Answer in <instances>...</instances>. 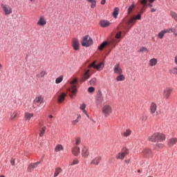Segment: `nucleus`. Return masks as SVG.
I'll return each mask as SVG.
<instances>
[{"mask_svg": "<svg viewBox=\"0 0 177 177\" xmlns=\"http://www.w3.org/2000/svg\"><path fill=\"white\" fill-rule=\"evenodd\" d=\"M82 46H85L86 48H88L93 44V40L89 35H86L83 37V39L81 41Z\"/></svg>", "mask_w": 177, "mask_h": 177, "instance_id": "6", "label": "nucleus"}, {"mask_svg": "<svg viewBox=\"0 0 177 177\" xmlns=\"http://www.w3.org/2000/svg\"><path fill=\"white\" fill-rule=\"evenodd\" d=\"M142 19V14H138L136 16L131 17L129 21L127 22V28H126L127 31H129L132 27H133L136 20Z\"/></svg>", "mask_w": 177, "mask_h": 177, "instance_id": "2", "label": "nucleus"}, {"mask_svg": "<svg viewBox=\"0 0 177 177\" xmlns=\"http://www.w3.org/2000/svg\"><path fill=\"white\" fill-rule=\"evenodd\" d=\"M111 24V23H110V21H109L108 20L100 21V26L103 28H106V27H109Z\"/></svg>", "mask_w": 177, "mask_h": 177, "instance_id": "25", "label": "nucleus"}, {"mask_svg": "<svg viewBox=\"0 0 177 177\" xmlns=\"http://www.w3.org/2000/svg\"><path fill=\"white\" fill-rule=\"evenodd\" d=\"M63 150H64V147H63V145H62V144L57 145L55 148V153H59V151H62Z\"/></svg>", "mask_w": 177, "mask_h": 177, "instance_id": "31", "label": "nucleus"}, {"mask_svg": "<svg viewBox=\"0 0 177 177\" xmlns=\"http://www.w3.org/2000/svg\"><path fill=\"white\" fill-rule=\"evenodd\" d=\"M91 67H93L95 70H97V71H101V70L104 68V63L100 62L96 65V61H94L88 66V68H91Z\"/></svg>", "mask_w": 177, "mask_h": 177, "instance_id": "7", "label": "nucleus"}, {"mask_svg": "<svg viewBox=\"0 0 177 177\" xmlns=\"http://www.w3.org/2000/svg\"><path fill=\"white\" fill-rule=\"evenodd\" d=\"M63 81V76H59L55 80V84H60Z\"/></svg>", "mask_w": 177, "mask_h": 177, "instance_id": "46", "label": "nucleus"}, {"mask_svg": "<svg viewBox=\"0 0 177 177\" xmlns=\"http://www.w3.org/2000/svg\"><path fill=\"white\" fill-rule=\"evenodd\" d=\"M1 6L6 16H9V15H12L13 13V10L9 5L1 3Z\"/></svg>", "mask_w": 177, "mask_h": 177, "instance_id": "8", "label": "nucleus"}, {"mask_svg": "<svg viewBox=\"0 0 177 177\" xmlns=\"http://www.w3.org/2000/svg\"><path fill=\"white\" fill-rule=\"evenodd\" d=\"M173 91L174 88L171 87H167L166 88H165L163 90L164 99H165L166 100H167V99H169V96H171V94L172 93Z\"/></svg>", "mask_w": 177, "mask_h": 177, "instance_id": "12", "label": "nucleus"}, {"mask_svg": "<svg viewBox=\"0 0 177 177\" xmlns=\"http://www.w3.org/2000/svg\"><path fill=\"white\" fill-rule=\"evenodd\" d=\"M80 110H82V111L85 110V109H86V104H82V105H80Z\"/></svg>", "mask_w": 177, "mask_h": 177, "instance_id": "51", "label": "nucleus"}, {"mask_svg": "<svg viewBox=\"0 0 177 177\" xmlns=\"http://www.w3.org/2000/svg\"><path fill=\"white\" fill-rule=\"evenodd\" d=\"M10 164H11V165L15 166V159H12V160H10Z\"/></svg>", "mask_w": 177, "mask_h": 177, "instance_id": "55", "label": "nucleus"}, {"mask_svg": "<svg viewBox=\"0 0 177 177\" xmlns=\"http://www.w3.org/2000/svg\"><path fill=\"white\" fill-rule=\"evenodd\" d=\"M170 74H174V75H177V68H173L169 71Z\"/></svg>", "mask_w": 177, "mask_h": 177, "instance_id": "44", "label": "nucleus"}, {"mask_svg": "<svg viewBox=\"0 0 177 177\" xmlns=\"http://www.w3.org/2000/svg\"><path fill=\"white\" fill-rule=\"evenodd\" d=\"M113 72L115 74H118V75L122 74V68H121L120 64H116L114 66Z\"/></svg>", "mask_w": 177, "mask_h": 177, "instance_id": "19", "label": "nucleus"}, {"mask_svg": "<svg viewBox=\"0 0 177 177\" xmlns=\"http://www.w3.org/2000/svg\"><path fill=\"white\" fill-rule=\"evenodd\" d=\"M129 151L127 149H123L120 152L116 155L117 160H124L128 156Z\"/></svg>", "mask_w": 177, "mask_h": 177, "instance_id": "10", "label": "nucleus"}, {"mask_svg": "<svg viewBox=\"0 0 177 177\" xmlns=\"http://www.w3.org/2000/svg\"><path fill=\"white\" fill-rule=\"evenodd\" d=\"M102 113L106 118L113 113V107L109 104H104L102 107Z\"/></svg>", "mask_w": 177, "mask_h": 177, "instance_id": "3", "label": "nucleus"}, {"mask_svg": "<svg viewBox=\"0 0 177 177\" xmlns=\"http://www.w3.org/2000/svg\"><path fill=\"white\" fill-rule=\"evenodd\" d=\"M120 12V8L118 7L114 8L113 16L115 19H117V17L118 16V13Z\"/></svg>", "mask_w": 177, "mask_h": 177, "instance_id": "37", "label": "nucleus"}, {"mask_svg": "<svg viewBox=\"0 0 177 177\" xmlns=\"http://www.w3.org/2000/svg\"><path fill=\"white\" fill-rule=\"evenodd\" d=\"M62 171H63V170L62 169L61 167H57V168H55V172H54V177H57V176H59V174H62Z\"/></svg>", "mask_w": 177, "mask_h": 177, "instance_id": "35", "label": "nucleus"}, {"mask_svg": "<svg viewBox=\"0 0 177 177\" xmlns=\"http://www.w3.org/2000/svg\"><path fill=\"white\" fill-rule=\"evenodd\" d=\"M96 81H97V79H96V77L92 78V79L89 81L88 84H89V85H91V86H95V85H96Z\"/></svg>", "mask_w": 177, "mask_h": 177, "instance_id": "42", "label": "nucleus"}, {"mask_svg": "<svg viewBox=\"0 0 177 177\" xmlns=\"http://www.w3.org/2000/svg\"><path fill=\"white\" fill-rule=\"evenodd\" d=\"M80 120H81V115L78 114L77 118L72 121V125H77L80 122Z\"/></svg>", "mask_w": 177, "mask_h": 177, "instance_id": "36", "label": "nucleus"}, {"mask_svg": "<svg viewBox=\"0 0 177 177\" xmlns=\"http://www.w3.org/2000/svg\"><path fill=\"white\" fill-rule=\"evenodd\" d=\"M149 111L151 115L154 117V115H156V113L157 112V104L156 102L151 103L149 106Z\"/></svg>", "mask_w": 177, "mask_h": 177, "instance_id": "15", "label": "nucleus"}, {"mask_svg": "<svg viewBox=\"0 0 177 177\" xmlns=\"http://www.w3.org/2000/svg\"><path fill=\"white\" fill-rule=\"evenodd\" d=\"M87 1L91 3V8L92 9H95V8L96 7V0H87Z\"/></svg>", "mask_w": 177, "mask_h": 177, "instance_id": "41", "label": "nucleus"}, {"mask_svg": "<svg viewBox=\"0 0 177 177\" xmlns=\"http://www.w3.org/2000/svg\"><path fill=\"white\" fill-rule=\"evenodd\" d=\"M82 112L84 113V114H85V115H88V112L86 111V110L84 109Z\"/></svg>", "mask_w": 177, "mask_h": 177, "instance_id": "57", "label": "nucleus"}, {"mask_svg": "<svg viewBox=\"0 0 177 177\" xmlns=\"http://www.w3.org/2000/svg\"><path fill=\"white\" fill-rule=\"evenodd\" d=\"M71 150H72V153H73V156H75V157H77V156H78L80 155V149L79 147L75 146V147H72Z\"/></svg>", "mask_w": 177, "mask_h": 177, "instance_id": "21", "label": "nucleus"}, {"mask_svg": "<svg viewBox=\"0 0 177 177\" xmlns=\"http://www.w3.org/2000/svg\"><path fill=\"white\" fill-rule=\"evenodd\" d=\"M165 34H167L165 32V30H161L160 32H158V37L160 38V39H162Z\"/></svg>", "mask_w": 177, "mask_h": 177, "instance_id": "39", "label": "nucleus"}, {"mask_svg": "<svg viewBox=\"0 0 177 177\" xmlns=\"http://www.w3.org/2000/svg\"><path fill=\"white\" fill-rule=\"evenodd\" d=\"M133 9H135V2H133L132 4L129 7L127 14L131 15V12H132Z\"/></svg>", "mask_w": 177, "mask_h": 177, "instance_id": "38", "label": "nucleus"}, {"mask_svg": "<svg viewBox=\"0 0 177 177\" xmlns=\"http://www.w3.org/2000/svg\"><path fill=\"white\" fill-rule=\"evenodd\" d=\"M138 52H146L147 53H148L149 49H147V48H146V47H141L139 49Z\"/></svg>", "mask_w": 177, "mask_h": 177, "instance_id": "47", "label": "nucleus"}, {"mask_svg": "<svg viewBox=\"0 0 177 177\" xmlns=\"http://www.w3.org/2000/svg\"><path fill=\"white\" fill-rule=\"evenodd\" d=\"M149 142H152V143H156V142H164L167 139V136L162 133H155L152 136L149 137Z\"/></svg>", "mask_w": 177, "mask_h": 177, "instance_id": "1", "label": "nucleus"}, {"mask_svg": "<svg viewBox=\"0 0 177 177\" xmlns=\"http://www.w3.org/2000/svg\"><path fill=\"white\" fill-rule=\"evenodd\" d=\"M80 40L76 37H73L71 41V46L73 47V50H80Z\"/></svg>", "mask_w": 177, "mask_h": 177, "instance_id": "11", "label": "nucleus"}, {"mask_svg": "<svg viewBox=\"0 0 177 177\" xmlns=\"http://www.w3.org/2000/svg\"><path fill=\"white\" fill-rule=\"evenodd\" d=\"M16 117H17V111H15V110L11 111L10 117V121H13V120H15Z\"/></svg>", "mask_w": 177, "mask_h": 177, "instance_id": "32", "label": "nucleus"}, {"mask_svg": "<svg viewBox=\"0 0 177 177\" xmlns=\"http://www.w3.org/2000/svg\"><path fill=\"white\" fill-rule=\"evenodd\" d=\"M39 164V162L29 164L27 168L28 172H32V171H34L35 168H37Z\"/></svg>", "mask_w": 177, "mask_h": 177, "instance_id": "17", "label": "nucleus"}, {"mask_svg": "<svg viewBox=\"0 0 177 177\" xmlns=\"http://www.w3.org/2000/svg\"><path fill=\"white\" fill-rule=\"evenodd\" d=\"M118 42H120V40H118L115 38H112V39L106 41L107 46H111L112 48H115V45H117V44H118Z\"/></svg>", "mask_w": 177, "mask_h": 177, "instance_id": "13", "label": "nucleus"}, {"mask_svg": "<svg viewBox=\"0 0 177 177\" xmlns=\"http://www.w3.org/2000/svg\"><path fill=\"white\" fill-rule=\"evenodd\" d=\"M82 156L83 158H88L89 156V149L86 147H83L82 149Z\"/></svg>", "mask_w": 177, "mask_h": 177, "instance_id": "18", "label": "nucleus"}, {"mask_svg": "<svg viewBox=\"0 0 177 177\" xmlns=\"http://www.w3.org/2000/svg\"><path fill=\"white\" fill-rule=\"evenodd\" d=\"M103 95H102V93H98L97 94L96 100H95V104L96 106H102V104L103 103Z\"/></svg>", "mask_w": 177, "mask_h": 177, "instance_id": "16", "label": "nucleus"}, {"mask_svg": "<svg viewBox=\"0 0 177 177\" xmlns=\"http://www.w3.org/2000/svg\"><path fill=\"white\" fill-rule=\"evenodd\" d=\"M140 3L141 5H143V6H146V5H147V0H142Z\"/></svg>", "mask_w": 177, "mask_h": 177, "instance_id": "52", "label": "nucleus"}, {"mask_svg": "<svg viewBox=\"0 0 177 177\" xmlns=\"http://www.w3.org/2000/svg\"><path fill=\"white\" fill-rule=\"evenodd\" d=\"M142 156L144 158H151L154 156L151 149L147 148L142 150Z\"/></svg>", "mask_w": 177, "mask_h": 177, "instance_id": "9", "label": "nucleus"}, {"mask_svg": "<svg viewBox=\"0 0 177 177\" xmlns=\"http://www.w3.org/2000/svg\"><path fill=\"white\" fill-rule=\"evenodd\" d=\"M75 142L76 146L80 145L81 144V138L77 137L76 138H75Z\"/></svg>", "mask_w": 177, "mask_h": 177, "instance_id": "45", "label": "nucleus"}, {"mask_svg": "<svg viewBox=\"0 0 177 177\" xmlns=\"http://www.w3.org/2000/svg\"><path fill=\"white\" fill-rule=\"evenodd\" d=\"M171 30H172V31H171V32H173V34L174 33V32H176V28H171Z\"/></svg>", "mask_w": 177, "mask_h": 177, "instance_id": "56", "label": "nucleus"}, {"mask_svg": "<svg viewBox=\"0 0 177 177\" xmlns=\"http://www.w3.org/2000/svg\"><path fill=\"white\" fill-rule=\"evenodd\" d=\"M88 92H89V93H93V92H95V88L94 87H89L88 88Z\"/></svg>", "mask_w": 177, "mask_h": 177, "instance_id": "50", "label": "nucleus"}, {"mask_svg": "<svg viewBox=\"0 0 177 177\" xmlns=\"http://www.w3.org/2000/svg\"><path fill=\"white\" fill-rule=\"evenodd\" d=\"M115 38L118 40L120 39V38H121V31H119L116 33Z\"/></svg>", "mask_w": 177, "mask_h": 177, "instance_id": "49", "label": "nucleus"}, {"mask_svg": "<svg viewBox=\"0 0 177 177\" xmlns=\"http://www.w3.org/2000/svg\"><path fill=\"white\" fill-rule=\"evenodd\" d=\"M131 133L132 131H131V129H127L122 133V136H123L124 138H128V136H131Z\"/></svg>", "mask_w": 177, "mask_h": 177, "instance_id": "28", "label": "nucleus"}, {"mask_svg": "<svg viewBox=\"0 0 177 177\" xmlns=\"http://www.w3.org/2000/svg\"><path fill=\"white\" fill-rule=\"evenodd\" d=\"M153 149L155 150H161V149H164V144H162V143H156L154 145Z\"/></svg>", "mask_w": 177, "mask_h": 177, "instance_id": "34", "label": "nucleus"}, {"mask_svg": "<svg viewBox=\"0 0 177 177\" xmlns=\"http://www.w3.org/2000/svg\"><path fill=\"white\" fill-rule=\"evenodd\" d=\"M165 31L167 33H169V32H172V28H167V29H165Z\"/></svg>", "mask_w": 177, "mask_h": 177, "instance_id": "53", "label": "nucleus"}, {"mask_svg": "<svg viewBox=\"0 0 177 177\" xmlns=\"http://www.w3.org/2000/svg\"><path fill=\"white\" fill-rule=\"evenodd\" d=\"M107 41H104L103 43H102L99 46H98V49L99 50H102V49H104V48H106V46H107Z\"/></svg>", "mask_w": 177, "mask_h": 177, "instance_id": "40", "label": "nucleus"}, {"mask_svg": "<svg viewBox=\"0 0 177 177\" xmlns=\"http://www.w3.org/2000/svg\"><path fill=\"white\" fill-rule=\"evenodd\" d=\"M37 25L40 27H45V26H46V19H45V17L44 15H41L39 17Z\"/></svg>", "mask_w": 177, "mask_h": 177, "instance_id": "14", "label": "nucleus"}, {"mask_svg": "<svg viewBox=\"0 0 177 177\" xmlns=\"http://www.w3.org/2000/svg\"><path fill=\"white\" fill-rule=\"evenodd\" d=\"M49 118H53V115H49Z\"/></svg>", "mask_w": 177, "mask_h": 177, "instance_id": "64", "label": "nucleus"}, {"mask_svg": "<svg viewBox=\"0 0 177 177\" xmlns=\"http://www.w3.org/2000/svg\"><path fill=\"white\" fill-rule=\"evenodd\" d=\"M157 59L156 58H152L149 60V65L150 66V67H154V66H157Z\"/></svg>", "mask_w": 177, "mask_h": 177, "instance_id": "29", "label": "nucleus"}, {"mask_svg": "<svg viewBox=\"0 0 177 177\" xmlns=\"http://www.w3.org/2000/svg\"><path fill=\"white\" fill-rule=\"evenodd\" d=\"M3 68V66H2V64L0 63V70H2Z\"/></svg>", "mask_w": 177, "mask_h": 177, "instance_id": "62", "label": "nucleus"}, {"mask_svg": "<svg viewBox=\"0 0 177 177\" xmlns=\"http://www.w3.org/2000/svg\"><path fill=\"white\" fill-rule=\"evenodd\" d=\"M154 1H156V0H149V3H153V2H154Z\"/></svg>", "mask_w": 177, "mask_h": 177, "instance_id": "60", "label": "nucleus"}, {"mask_svg": "<svg viewBox=\"0 0 177 177\" xmlns=\"http://www.w3.org/2000/svg\"><path fill=\"white\" fill-rule=\"evenodd\" d=\"M26 121H30L31 118L34 117V113H30L28 112L25 113L24 114Z\"/></svg>", "mask_w": 177, "mask_h": 177, "instance_id": "30", "label": "nucleus"}, {"mask_svg": "<svg viewBox=\"0 0 177 177\" xmlns=\"http://www.w3.org/2000/svg\"><path fill=\"white\" fill-rule=\"evenodd\" d=\"M44 96L42 95H38L37 96L35 100H33V105H32V109H35L36 107H39L41 104H44Z\"/></svg>", "mask_w": 177, "mask_h": 177, "instance_id": "5", "label": "nucleus"}, {"mask_svg": "<svg viewBox=\"0 0 177 177\" xmlns=\"http://www.w3.org/2000/svg\"><path fill=\"white\" fill-rule=\"evenodd\" d=\"M46 74H48L46 73V71L41 70L38 73H37L36 78H37V80H39L41 78H44L45 77V75H46Z\"/></svg>", "mask_w": 177, "mask_h": 177, "instance_id": "24", "label": "nucleus"}, {"mask_svg": "<svg viewBox=\"0 0 177 177\" xmlns=\"http://www.w3.org/2000/svg\"><path fill=\"white\" fill-rule=\"evenodd\" d=\"M116 81L118 82L125 81V76L122 75V73L118 75V76L115 78Z\"/></svg>", "mask_w": 177, "mask_h": 177, "instance_id": "33", "label": "nucleus"}, {"mask_svg": "<svg viewBox=\"0 0 177 177\" xmlns=\"http://www.w3.org/2000/svg\"><path fill=\"white\" fill-rule=\"evenodd\" d=\"M157 10L156 9H155V8H151V12H156Z\"/></svg>", "mask_w": 177, "mask_h": 177, "instance_id": "59", "label": "nucleus"}, {"mask_svg": "<svg viewBox=\"0 0 177 177\" xmlns=\"http://www.w3.org/2000/svg\"><path fill=\"white\" fill-rule=\"evenodd\" d=\"M149 8H153V5L151 4V3H150L149 5H148Z\"/></svg>", "mask_w": 177, "mask_h": 177, "instance_id": "61", "label": "nucleus"}, {"mask_svg": "<svg viewBox=\"0 0 177 177\" xmlns=\"http://www.w3.org/2000/svg\"><path fill=\"white\" fill-rule=\"evenodd\" d=\"M66 93H62L61 95H59L58 96L57 103H59V104L63 103V102H64L66 99Z\"/></svg>", "mask_w": 177, "mask_h": 177, "instance_id": "26", "label": "nucleus"}, {"mask_svg": "<svg viewBox=\"0 0 177 177\" xmlns=\"http://www.w3.org/2000/svg\"><path fill=\"white\" fill-rule=\"evenodd\" d=\"M105 3H106V0L101 1V5H105Z\"/></svg>", "mask_w": 177, "mask_h": 177, "instance_id": "58", "label": "nucleus"}, {"mask_svg": "<svg viewBox=\"0 0 177 177\" xmlns=\"http://www.w3.org/2000/svg\"><path fill=\"white\" fill-rule=\"evenodd\" d=\"M100 161H102V156H97L92 160L91 164V165H99Z\"/></svg>", "mask_w": 177, "mask_h": 177, "instance_id": "22", "label": "nucleus"}, {"mask_svg": "<svg viewBox=\"0 0 177 177\" xmlns=\"http://www.w3.org/2000/svg\"><path fill=\"white\" fill-rule=\"evenodd\" d=\"M40 129H39V136L42 138L44 135H45V131H46V127L44 126V124H40Z\"/></svg>", "mask_w": 177, "mask_h": 177, "instance_id": "27", "label": "nucleus"}, {"mask_svg": "<svg viewBox=\"0 0 177 177\" xmlns=\"http://www.w3.org/2000/svg\"><path fill=\"white\" fill-rule=\"evenodd\" d=\"M78 162H80V161L78 160V159H75L72 161V162L70 164V165L73 166V165H77V164H78Z\"/></svg>", "mask_w": 177, "mask_h": 177, "instance_id": "48", "label": "nucleus"}, {"mask_svg": "<svg viewBox=\"0 0 177 177\" xmlns=\"http://www.w3.org/2000/svg\"><path fill=\"white\" fill-rule=\"evenodd\" d=\"M176 143H177V138L174 137L169 139V140L167 141V146H169V147H172V146H175V144Z\"/></svg>", "mask_w": 177, "mask_h": 177, "instance_id": "20", "label": "nucleus"}, {"mask_svg": "<svg viewBox=\"0 0 177 177\" xmlns=\"http://www.w3.org/2000/svg\"><path fill=\"white\" fill-rule=\"evenodd\" d=\"M170 16H171V17L175 20V21H176L177 23V14L176 12H174V11H171L170 12Z\"/></svg>", "mask_w": 177, "mask_h": 177, "instance_id": "43", "label": "nucleus"}, {"mask_svg": "<svg viewBox=\"0 0 177 177\" xmlns=\"http://www.w3.org/2000/svg\"><path fill=\"white\" fill-rule=\"evenodd\" d=\"M89 71H90L89 69H88L85 71L84 74H83V76L81 80L82 82H85L86 80H88V78H91V75H89Z\"/></svg>", "mask_w": 177, "mask_h": 177, "instance_id": "23", "label": "nucleus"}, {"mask_svg": "<svg viewBox=\"0 0 177 177\" xmlns=\"http://www.w3.org/2000/svg\"><path fill=\"white\" fill-rule=\"evenodd\" d=\"M78 82L77 78H73L70 82V87H69V91L71 92L72 95H75L77 93V83Z\"/></svg>", "mask_w": 177, "mask_h": 177, "instance_id": "4", "label": "nucleus"}, {"mask_svg": "<svg viewBox=\"0 0 177 177\" xmlns=\"http://www.w3.org/2000/svg\"><path fill=\"white\" fill-rule=\"evenodd\" d=\"M174 35H175V37H177V32H174V33H173Z\"/></svg>", "mask_w": 177, "mask_h": 177, "instance_id": "63", "label": "nucleus"}, {"mask_svg": "<svg viewBox=\"0 0 177 177\" xmlns=\"http://www.w3.org/2000/svg\"><path fill=\"white\" fill-rule=\"evenodd\" d=\"M145 6H142V8H141L140 11V15H143V12H145Z\"/></svg>", "mask_w": 177, "mask_h": 177, "instance_id": "54", "label": "nucleus"}]
</instances>
